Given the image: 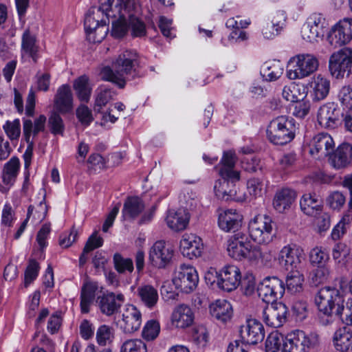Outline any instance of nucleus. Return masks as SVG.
Returning <instances> with one entry per match:
<instances>
[{"mask_svg":"<svg viewBox=\"0 0 352 352\" xmlns=\"http://www.w3.org/2000/svg\"><path fill=\"white\" fill-rule=\"evenodd\" d=\"M236 157L231 151H225L218 166L222 180H217L214 186L216 196L225 201L234 199L236 194L234 183L240 179V173L235 168Z\"/></svg>","mask_w":352,"mask_h":352,"instance_id":"f257e3e1","label":"nucleus"},{"mask_svg":"<svg viewBox=\"0 0 352 352\" xmlns=\"http://www.w3.org/2000/svg\"><path fill=\"white\" fill-rule=\"evenodd\" d=\"M136 53L126 50L120 54L112 64V68L104 67L100 72L103 80L111 82L119 88L123 89L128 80L136 76L135 68L137 63Z\"/></svg>","mask_w":352,"mask_h":352,"instance_id":"f03ea898","label":"nucleus"},{"mask_svg":"<svg viewBox=\"0 0 352 352\" xmlns=\"http://www.w3.org/2000/svg\"><path fill=\"white\" fill-rule=\"evenodd\" d=\"M342 302H344V296L338 289H320L315 297L320 324L324 327L332 324L335 322V314Z\"/></svg>","mask_w":352,"mask_h":352,"instance_id":"7ed1b4c3","label":"nucleus"},{"mask_svg":"<svg viewBox=\"0 0 352 352\" xmlns=\"http://www.w3.org/2000/svg\"><path fill=\"white\" fill-rule=\"evenodd\" d=\"M119 5L113 8L112 6L109 12H107L108 23L109 19H112L111 34L115 38H122L129 30L128 14L131 9H137L140 7L138 0H119Z\"/></svg>","mask_w":352,"mask_h":352,"instance_id":"20e7f679","label":"nucleus"},{"mask_svg":"<svg viewBox=\"0 0 352 352\" xmlns=\"http://www.w3.org/2000/svg\"><path fill=\"white\" fill-rule=\"evenodd\" d=\"M269 140L276 145L290 142L295 136V124L292 119L279 116L272 120L267 129Z\"/></svg>","mask_w":352,"mask_h":352,"instance_id":"39448f33","label":"nucleus"},{"mask_svg":"<svg viewBox=\"0 0 352 352\" xmlns=\"http://www.w3.org/2000/svg\"><path fill=\"white\" fill-rule=\"evenodd\" d=\"M320 344V336L316 332L307 334L295 330L285 337L283 352H309Z\"/></svg>","mask_w":352,"mask_h":352,"instance_id":"423d86ee","label":"nucleus"},{"mask_svg":"<svg viewBox=\"0 0 352 352\" xmlns=\"http://www.w3.org/2000/svg\"><path fill=\"white\" fill-rule=\"evenodd\" d=\"M288 67L287 76L289 79H301L309 76L318 69V61L312 54H298L290 58Z\"/></svg>","mask_w":352,"mask_h":352,"instance_id":"0eeeda50","label":"nucleus"},{"mask_svg":"<svg viewBox=\"0 0 352 352\" xmlns=\"http://www.w3.org/2000/svg\"><path fill=\"white\" fill-rule=\"evenodd\" d=\"M250 237L258 243L267 244L273 240L275 232L272 219L266 215H258L248 225Z\"/></svg>","mask_w":352,"mask_h":352,"instance_id":"6e6552de","label":"nucleus"},{"mask_svg":"<svg viewBox=\"0 0 352 352\" xmlns=\"http://www.w3.org/2000/svg\"><path fill=\"white\" fill-rule=\"evenodd\" d=\"M329 69L337 78L348 77L352 73V49L344 47L331 54Z\"/></svg>","mask_w":352,"mask_h":352,"instance_id":"1a4fd4ad","label":"nucleus"},{"mask_svg":"<svg viewBox=\"0 0 352 352\" xmlns=\"http://www.w3.org/2000/svg\"><path fill=\"white\" fill-rule=\"evenodd\" d=\"M198 282L197 272L192 265L182 264L175 269L173 283L182 292H192L197 287Z\"/></svg>","mask_w":352,"mask_h":352,"instance_id":"9d476101","label":"nucleus"},{"mask_svg":"<svg viewBox=\"0 0 352 352\" xmlns=\"http://www.w3.org/2000/svg\"><path fill=\"white\" fill-rule=\"evenodd\" d=\"M283 282L276 276L266 277L257 288L258 296L267 304L274 303L285 293Z\"/></svg>","mask_w":352,"mask_h":352,"instance_id":"9b49d317","label":"nucleus"},{"mask_svg":"<svg viewBox=\"0 0 352 352\" xmlns=\"http://www.w3.org/2000/svg\"><path fill=\"white\" fill-rule=\"evenodd\" d=\"M352 39V19H344L334 25L327 36L332 48L340 47Z\"/></svg>","mask_w":352,"mask_h":352,"instance_id":"f8f14e48","label":"nucleus"},{"mask_svg":"<svg viewBox=\"0 0 352 352\" xmlns=\"http://www.w3.org/2000/svg\"><path fill=\"white\" fill-rule=\"evenodd\" d=\"M216 276L219 288L228 292L235 290L241 283V273L236 265L223 267L219 273H216Z\"/></svg>","mask_w":352,"mask_h":352,"instance_id":"ddd939ff","label":"nucleus"},{"mask_svg":"<svg viewBox=\"0 0 352 352\" xmlns=\"http://www.w3.org/2000/svg\"><path fill=\"white\" fill-rule=\"evenodd\" d=\"M174 251L164 241H157L149 252V260L152 265L159 269L168 266L173 258Z\"/></svg>","mask_w":352,"mask_h":352,"instance_id":"4468645a","label":"nucleus"},{"mask_svg":"<svg viewBox=\"0 0 352 352\" xmlns=\"http://www.w3.org/2000/svg\"><path fill=\"white\" fill-rule=\"evenodd\" d=\"M342 116L343 113L337 104L327 102L319 108L317 120L321 126L334 129L339 124L340 117Z\"/></svg>","mask_w":352,"mask_h":352,"instance_id":"2eb2a0df","label":"nucleus"},{"mask_svg":"<svg viewBox=\"0 0 352 352\" xmlns=\"http://www.w3.org/2000/svg\"><path fill=\"white\" fill-rule=\"evenodd\" d=\"M124 300L122 293L107 292L97 296L96 303L103 314L110 316L119 311Z\"/></svg>","mask_w":352,"mask_h":352,"instance_id":"dca6fc26","label":"nucleus"},{"mask_svg":"<svg viewBox=\"0 0 352 352\" xmlns=\"http://www.w3.org/2000/svg\"><path fill=\"white\" fill-rule=\"evenodd\" d=\"M287 314V308L283 303H271L263 311V321L269 327L278 328L286 322Z\"/></svg>","mask_w":352,"mask_h":352,"instance_id":"f3484780","label":"nucleus"},{"mask_svg":"<svg viewBox=\"0 0 352 352\" xmlns=\"http://www.w3.org/2000/svg\"><path fill=\"white\" fill-rule=\"evenodd\" d=\"M250 244V241H248L245 234L243 232L234 234L230 236L227 241V251L228 255L237 261L245 260Z\"/></svg>","mask_w":352,"mask_h":352,"instance_id":"a211bd4d","label":"nucleus"},{"mask_svg":"<svg viewBox=\"0 0 352 352\" xmlns=\"http://www.w3.org/2000/svg\"><path fill=\"white\" fill-rule=\"evenodd\" d=\"M309 153L318 158L328 156L335 147L332 137L327 133H320L314 137L309 144Z\"/></svg>","mask_w":352,"mask_h":352,"instance_id":"6ab92c4d","label":"nucleus"},{"mask_svg":"<svg viewBox=\"0 0 352 352\" xmlns=\"http://www.w3.org/2000/svg\"><path fill=\"white\" fill-rule=\"evenodd\" d=\"M242 341L247 344H256L261 342L265 337L263 324L255 319H250L245 326L240 329Z\"/></svg>","mask_w":352,"mask_h":352,"instance_id":"aec40b11","label":"nucleus"},{"mask_svg":"<svg viewBox=\"0 0 352 352\" xmlns=\"http://www.w3.org/2000/svg\"><path fill=\"white\" fill-rule=\"evenodd\" d=\"M218 226L223 231H237L242 225L243 216L235 209L219 210Z\"/></svg>","mask_w":352,"mask_h":352,"instance_id":"412c9836","label":"nucleus"},{"mask_svg":"<svg viewBox=\"0 0 352 352\" xmlns=\"http://www.w3.org/2000/svg\"><path fill=\"white\" fill-rule=\"evenodd\" d=\"M180 251L182 254L190 258L199 257L204 250L201 239L194 234H184L180 241Z\"/></svg>","mask_w":352,"mask_h":352,"instance_id":"4be33fe9","label":"nucleus"},{"mask_svg":"<svg viewBox=\"0 0 352 352\" xmlns=\"http://www.w3.org/2000/svg\"><path fill=\"white\" fill-rule=\"evenodd\" d=\"M112 6L111 0H101L100 6L98 8H91L86 14L84 21V26L86 34L91 32L100 25V14H104L107 19V12H109V9Z\"/></svg>","mask_w":352,"mask_h":352,"instance_id":"5701e85b","label":"nucleus"},{"mask_svg":"<svg viewBox=\"0 0 352 352\" xmlns=\"http://www.w3.org/2000/svg\"><path fill=\"white\" fill-rule=\"evenodd\" d=\"M142 324L141 312L132 305H128L122 313L121 328L126 333L138 331Z\"/></svg>","mask_w":352,"mask_h":352,"instance_id":"b1692460","label":"nucleus"},{"mask_svg":"<svg viewBox=\"0 0 352 352\" xmlns=\"http://www.w3.org/2000/svg\"><path fill=\"white\" fill-rule=\"evenodd\" d=\"M46 116L40 115L34 122L30 119L23 120V133L24 138L29 146L34 144V138L41 131H44Z\"/></svg>","mask_w":352,"mask_h":352,"instance_id":"393cba45","label":"nucleus"},{"mask_svg":"<svg viewBox=\"0 0 352 352\" xmlns=\"http://www.w3.org/2000/svg\"><path fill=\"white\" fill-rule=\"evenodd\" d=\"M99 289L98 282L86 279L80 289V311L82 314H88L90 311V306L94 302L96 292Z\"/></svg>","mask_w":352,"mask_h":352,"instance_id":"a878e982","label":"nucleus"},{"mask_svg":"<svg viewBox=\"0 0 352 352\" xmlns=\"http://www.w3.org/2000/svg\"><path fill=\"white\" fill-rule=\"evenodd\" d=\"M54 109L60 113H67L73 109V96L68 85H63L54 97Z\"/></svg>","mask_w":352,"mask_h":352,"instance_id":"bb28decb","label":"nucleus"},{"mask_svg":"<svg viewBox=\"0 0 352 352\" xmlns=\"http://www.w3.org/2000/svg\"><path fill=\"white\" fill-rule=\"evenodd\" d=\"M278 261L280 265L287 271L297 270L300 263V252L295 247L285 246L280 251Z\"/></svg>","mask_w":352,"mask_h":352,"instance_id":"cd10ccee","label":"nucleus"},{"mask_svg":"<svg viewBox=\"0 0 352 352\" xmlns=\"http://www.w3.org/2000/svg\"><path fill=\"white\" fill-rule=\"evenodd\" d=\"M352 146L349 143H343L340 145L332 156L330 157V163L336 169L346 168L351 162Z\"/></svg>","mask_w":352,"mask_h":352,"instance_id":"c85d7f7f","label":"nucleus"},{"mask_svg":"<svg viewBox=\"0 0 352 352\" xmlns=\"http://www.w3.org/2000/svg\"><path fill=\"white\" fill-rule=\"evenodd\" d=\"M189 219L190 216L186 210L180 208L177 211L169 210L166 220L171 230L179 232L187 227Z\"/></svg>","mask_w":352,"mask_h":352,"instance_id":"c756f323","label":"nucleus"},{"mask_svg":"<svg viewBox=\"0 0 352 352\" xmlns=\"http://www.w3.org/2000/svg\"><path fill=\"white\" fill-rule=\"evenodd\" d=\"M38 49L36 34L31 32L29 28L25 29L21 38L22 52L28 54L34 63H36L38 58Z\"/></svg>","mask_w":352,"mask_h":352,"instance_id":"7c9ffc66","label":"nucleus"},{"mask_svg":"<svg viewBox=\"0 0 352 352\" xmlns=\"http://www.w3.org/2000/svg\"><path fill=\"white\" fill-rule=\"evenodd\" d=\"M296 197V192L290 188H282L276 192L273 205L279 212H283L289 208Z\"/></svg>","mask_w":352,"mask_h":352,"instance_id":"2f4dec72","label":"nucleus"},{"mask_svg":"<svg viewBox=\"0 0 352 352\" xmlns=\"http://www.w3.org/2000/svg\"><path fill=\"white\" fill-rule=\"evenodd\" d=\"M172 318L177 327L184 329L192 324L194 314L189 306L182 304L175 309Z\"/></svg>","mask_w":352,"mask_h":352,"instance_id":"473e14b6","label":"nucleus"},{"mask_svg":"<svg viewBox=\"0 0 352 352\" xmlns=\"http://www.w3.org/2000/svg\"><path fill=\"white\" fill-rule=\"evenodd\" d=\"M333 340L337 351L347 352L352 346V330L346 327L339 328L334 333Z\"/></svg>","mask_w":352,"mask_h":352,"instance_id":"72a5a7b5","label":"nucleus"},{"mask_svg":"<svg viewBox=\"0 0 352 352\" xmlns=\"http://www.w3.org/2000/svg\"><path fill=\"white\" fill-rule=\"evenodd\" d=\"M212 317L222 322L230 320L232 315V308L230 303L226 300H217L210 307Z\"/></svg>","mask_w":352,"mask_h":352,"instance_id":"f704fd0d","label":"nucleus"},{"mask_svg":"<svg viewBox=\"0 0 352 352\" xmlns=\"http://www.w3.org/2000/svg\"><path fill=\"white\" fill-rule=\"evenodd\" d=\"M137 294L142 304L147 308L152 309L156 306L159 295L157 290L151 285H142L137 289Z\"/></svg>","mask_w":352,"mask_h":352,"instance_id":"c9c22d12","label":"nucleus"},{"mask_svg":"<svg viewBox=\"0 0 352 352\" xmlns=\"http://www.w3.org/2000/svg\"><path fill=\"white\" fill-rule=\"evenodd\" d=\"M302 211L309 216H314L322 210V202L318 197L314 194L304 195L300 201Z\"/></svg>","mask_w":352,"mask_h":352,"instance_id":"e433bc0d","label":"nucleus"},{"mask_svg":"<svg viewBox=\"0 0 352 352\" xmlns=\"http://www.w3.org/2000/svg\"><path fill=\"white\" fill-rule=\"evenodd\" d=\"M312 96L314 101H320L327 98L330 90V81L319 74L314 78Z\"/></svg>","mask_w":352,"mask_h":352,"instance_id":"4c0bfd02","label":"nucleus"},{"mask_svg":"<svg viewBox=\"0 0 352 352\" xmlns=\"http://www.w3.org/2000/svg\"><path fill=\"white\" fill-rule=\"evenodd\" d=\"M144 209L142 200L138 197H128L124 204L122 215L124 219H135Z\"/></svg>","mask_w":352,"mask_h":352,"instance_id":"58836bf2","label":"nucleus"},{"mask_svg":"<svg viewBox=\"0 0 352 352\" xmlns=\"http://www.w3.org/2000/svg\"><path fill=\"white\" fill-rule=\"evenodd\" d=\"M73 87L78 98L80 101L89 102L92 89L89 85V79L87 76L82 75L76 79L74 82Z\"/></svg>","mask_w":352,"mask_h":352,"instance_id":"ea45409f","label":"nucleus"},{"mask_svg":"<svg viewBox=\"0 0 352 352\" xmlns=\"http://www.w3.org/2000/svg\"><path fill=\"white\" fill-rule=\"evenodd\" d=\"M116 96V92L113 89L107 86H100L96 91L94 111L97 113H101L102 107L113 100Z\"/></svg>","mask_w":352,"mask_h":352,"instance_id":"a19ab883","label":"nucleus"},{"mask_svg":"<svg viewBox=\"0 0 352 352\" xmlns=\"http://www.w3.org/2000/svg\"><path fill=\"white\" fill-rule=\"evenodd\" d=\"M138 12L139 7L137 9H131L129 15L128 14L129 30L133 37H142L146 34L145 23L137 16Z\"/></svg>","mask_w":352,"mask_h":352,"instance_id":"79ce46f5","label":"nucleus"},{"mask_svg":"<svg viewBox=\"0 0 352 352\" xmlns=\"http://www.w3.org/2000/svg\"><path fill=\"white\" fill-rule=\"evenodd\" d=\"M283 73V65L280 61L265 63L261 68V75L267 81L277 80Z\"/></svg>","mask_w":352,"mask_h":352,"instance_id":"37998d69","label":"nucleus"},{"mask_svg":"<svg viewBox=\"0 0 352 352\" xmlns=\"http://www.w3.org/2000/svg\"><path fill=\"white\" fill-rule=\"evenodd\" d=\"M285 21L283 14L278 13L274 16L271 23H266L262 29V33L267 39H272L277 36L283 28Z\"/></svg>","mask_w":352,"mask_h":352,"instance_id":"c03bdc74","label":"nucleus"},{"mask_svg":"<svg viewBox=\"0 0 352 352\" xmlns=\"http://www.w3.org/2000/svg\"><path fill=\"white\" fill-rule=\"evenodd\" d=\"M304 283L303 275L297 270H290L286 278L288 292L296 294L302 291Z\"/></svg>","mask_w":352,"mask_h":352,"instance_id":"a18cd8bd","label":"nucleus"},{"mask_svg":"<svg viewBox=\"0 0 352 352\" xmlns=\"http://www.w3.org/2000/svg\"><path fill=\"white\" fill-rule=\"evenodd\" d=\"M285 337L277 331L270 333L265 341L266 352H283Z\"/></svg>","mask_w":352,"mask_h":352,"instance_id":"49530a36","label":"nucleus"},{"mask_svg":"<svg viewBox=\"0 0 352 352\" xmlns=\"http://www.w3.org/2000/svg\"><path fill=\"white\" fill-rule=\"evenodd\" d=\"M19 160L12 157L5 165L3 173V181L6 184H11L17 175L19 169Z\"/></svg>","mask_w":352,"mask_h":352,"instance_id":"de8ad7c7","label":"nucleus"},{"mask_svg":"<svg viewBox=\"0 0 352 352\" xmlns=\"http://www.w3.org/2000/svg\"><path fill=\"white\" fill-rule=\"evenodd\" d=\"M103 239L100 236H97L96 233H94L91 235V236L88 239L84 248L79 258V263L80 265H83L87 261V254L93 251L94 250L100 248L102 245Z\"/></svg>","mask_w":352,"mask_h":352,"instance_id":"09e8293b","label":"nucleus"},{"mask_svg":"<svg viewBox=\"0 0 352 352\" xmlns=\"http://www.w3.org/2000/svg\"><path fill=\"white\" fill-rule=\"evenodd\" d=\"M309 260L314 265L325 266L329 260V252L326 248L316 246L310 251Z\"/></svg>","mask_w":352,"mask_h":352,"instance_id":"8fccbe9b","label":"nucleus"},{"mask_svg":"<svg viewBox=\"0 0 352 352\" xmlns=\"http://www.w3.org/2000/svg\"><path fill=\"white\" fill-rule=\"evenodd\" d=\"M96 338L100 346L111 344L114 339V329L107 324L100 325L96 331Z\"/></svg>","mask_w":352,"mask_h":352,"instance_id":"3c124183","label":"nucleus"},{"mask_svg":"<svg viewBox=\"0 0 352 352\" xmlns=\"http://www.w3.org/2000/svg\"><path fill=\"white\" fill-rule=\"evenodd\" d=\"M47 126L50 131L54 135H63L65 125L58 112L52 111L49 116Z\"/></svg>","mask_w":352,"mask_h":352,"instance_id":"603ef678","label":"nucleus"},{"mask_svg":"<svg viewBox=\"0 0 352 352\" xmlns=\"http://www.w3.org/2000/svg\"><path fill=\"white\" fill-rule=\"evenodd\" d=\"M337 318L346 325L352 326V298L349 299L346 305L344 302L341 303L335 314V320Z\"/></svg>","mask_w":352,"mask_h":352,"instance_id":"864d4df0","label":"nucleus"},{"mask_svg":"<svg viewBox=\"0 0 352 352\" xmlns=\"http://www.w3.org/2000/svg\"><path fill=\"white\" fill-rule=\"evenodd\" d=\"M108 21L102 18L100 19V25L97 26L96 29L93 30L91 32L87 33V39L92 43H100L107 36L108 32Z\"/></svg>","mask_w":352,"mask_h":352,"instance_id":"5fc2aeb1","label":"nucleus"},{"mask_svg":"<svg viewBox=\"0 0 352 352\" xmlns=\"http://www.w3.org/2000/svg\"><path fill=\"white\" fill-rule=\"evenodd\" d=\"M113 264L116 271L120 274L132 272L133 271V263L132 259L124 258L120 254L116 253L113 256Z\"/></svg>","mask_w":352,"mask_h":352,"instance_id":"6e6d98bb","label":"nucleus"},{"mask_svg":"<svg viewBox=\"0 0 352 352\" xmlns=\"http://www.w3.org/2000/svg\"><path fill=\"white\" fill-rule=\"evenodd\" d=\"M329 275L330 270L327 265L318 266L311 273V282L316 286L323 284L327 282L329 278Z\"/></svg>","mask_w":352,"mask_h":352,"instance_id":"4d7b16f0","label":"nucleus"},{"mask_svg":"<svg viewBox=\"0 0 352 352\" xmlns=\"http://www.w3.org/2000/svg\"><path fill=\"white\" fill-rule=\"evenodd\" d=\"M299 87L298 85L291 83L289 85L285 86L283 89V97L288 102H295L304 98V93L299 94Z\"/></svg>","mask_w":352,"mask_h":352,"instance_id":"13d9d810","label":"nucleus"},{"mask_svg":"<svg viewBox=\"0 0 352 352\" xmlns=\"http://www.w3.org/2000/svg\"><path fill=\"white\" fill-rule=\"evenodd\" d=\"M324 31H319L306 23H304L301 28L302 38L307 42H317L318 38L322 37Z\"/></svg>","mask_w":352,"mask_h":352,"instance_id":"bf43d9fd","label":"nucleus"},{"mask_svg":"<svg viewBox=\"0 0 352 352\" xmlns=\"http://www.w3.org/2000/svg\"><path fill=\"white\" fill-rule=\"evenodd\" d=\"M120 352H147L146 344L139 339L126 340L122 345Z\"/></svg>","mask_w":352,"mask_h":352,"instance_id":"052dcab7","label":"nucleus"},{"mask_svg":"<svg viewBox=\"0 0 352 352\" xmlns=\"http://www.w3.org/2000/svg\"><path fill=\"white\" fill-rule=\"evenodd\" d=\"M160 330V324L156 320H149L145 324L142 331V337L146 340L155 339Z\"/></svg>","mask_w":352,"mask_h":352,"instance_id":"680f3d73","label":"nucleus"},{"mask_svg":"<svg viewBox=\"0 0 352 352\" xmlns=\"http://www.w3.org/2000/svg\"><path fill=\"white\" fill-rule=\"evenodd\" d=\"M248 191L250 195L256 197H261L265 192L263 182L258 178H251L247 182Z\"/></svg>","mask_w":352,"mask_h":352,"instance_id":"e2e57ef3","label":"nucleus"},{"mask_svg":"<svg viewBox=\"0 0 352 352\" xmlns=\"http://www.w3.org/2000/svg\"><path fill=\"white\" fill-rule=\"evenodd\" d=\"M3 129L11 140H17L21 134V124L19 119H15L12 122L7 121L3 125Z\"/></svg>","mask_w":352,"mask_h":352,"instance_id":"0e129e2a","label":"nucleus"},{"mask_svg":"<svg viewBox=\"0 0 352 352\" xmlns=\"http://www.w3.org/2000/svg\"><path fill=\"white\" fill-rule=\"evenodd\" d=\"M39 264L34 259H31L25 272L24 284L28 287L38 276Z\"/></svg>","mask_w":352,"mask_h":352,"instance_id":"69168bd1","label":"nucleus"},{"mask_svg":"<svg viewBox=\"0 0 352 352\" xmlns=\"http://www.w3.org/2000/svg\"><path fill=\"white\" fill-rule=\"evenodd\" d=\"M327 201L331 208L339 210L345 204L346 198L342 192L335 191L329 195Z\"/></svg>","mask_w":352,"mask_h":352,"instance_id":"338daca9","label":"nucleus"},{"mask_svg":"<svg viewBox=\"0 0 352 352\" xmlns=\"http://www.w3.org/2000/svg\"><path fill=\"white\" fill-rule=\"evenodd\" d=\"M338 98L342 105L352 107V85L343 86L338 92Z\"/></svg>","mask_w":352,"mask_h":352,"instance_id":"774afa93","label":"nucleus"}]
</instances>
